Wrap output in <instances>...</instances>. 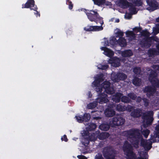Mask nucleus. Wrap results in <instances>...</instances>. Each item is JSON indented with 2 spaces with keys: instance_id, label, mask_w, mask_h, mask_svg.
Listing matches in <instances>:
<instances>
[{
  "instance_id": "1",
  "label": "nucleus",
  "mask_w": 159,
  "mask_h": 159,
  "mask_svg": "<svg viewBox=\"0 0 159 159\" xmlns=\"http://www.w3.org/2000/svg\"><path fill=\"white\" fill-rule=\"evenodd\" d=\"M158 117L159 118V114ZM122 135L127 137V140L124 143L123 148L125 154L127 156V159H147L148 155L146 152H138L139 157L136 156L132 151V146L135 148H138L141 141L142 146L145 150L148 151L152 148V143L159 142V120L156 127L154 135H151L150 139L143 140L137 129L124 131Z\"/></svg>"
},
{
  "instance_id": "2",
  "label": "nucleus",
  "mask_w": 159,
  "mask_h": 159,
  "mask_svg": "<svg viewBox=\"0 0 159 159\" xmlns=\"http://www.w3.org/2000/svg\"><path fill=\"white\" fill-rule=\"evenodd\" d=\"M104 80L102 74L97 75L95 77V80L92 84V86L95 88L96 91L98 93V97L96 99V102H93L87 105V108L89 109H93L96 107L97 103L103 104L108 101L107 94L104 93L105 91L107 93L112 94L114 93V90L113 87H110V84L107 81H105L100 85L101 83Z\"/></svg>"
},
{
  "instance_id": "3",
  "label": "nucleus",
  "mask_w": 159,
  "mask_h": 159,
  "mask_svg": "<svg viewBox=\"0 0 159 159\" xmlns=\"http://www.w3.org/2000/svg\"><path fill=\"white\" fill-rule=\"evenodd\" d=\"M86 131L84 130L81 132V134L83 138L82 139V144L85 146H87L89 143V140L91 141H95L98 136L100 139H104L109 136V134L107 132H102L99 135V131H96L95 133H93L91 135H89L88 131L92 130L95 129L96 127V125L94 123H90L86 125Z\"/></svg>"
},
{
  "instance_id": "4",
  "label": "nucleus",
  "mask_w": 159,
  "mask_h": 159,
  "mask_svg": "<svg viewBox=\"0 0 159 159\" xmlns=\"http://www.w3.org/2000/svg\"><path fill=\"white\" fill-rule=\"evenodd\" d=\"M83 11L86 13L88 18L90 21H94L97 23L96 20L98 21V20L101 25L103 24V22L102 20V18L99 16L97 12L93 10H90V11L87 10V11L90 12H87V11L85 9H83ZM103 29V27L102 26H98L88 25L84 28V30H85L88 31H99L102 30Z\"/></svg>"
},
{
  "instance_id": "5",
  "label": "nucleus",
  "mask_w": 159,
  "mask_h": 159,
  "mask_svg": "<svg viewBox=\"0 0 159 159\" xmlns=\"http://www.w3.org/2000/svg\"><path fill=\"white\" fill-rule=\"evenodd\" d=\"M119 6L122 8H126L129 7V13H126L125 15L126 19H129L131 18L132 14H135L137 13V10L135 7L132 4H129L126 0H118Z\"/></svg>"
},
{
  "instance_id": "6",
  "label": "nucleus",
  "mask_w": 159,
  "mask_h": 159,
  "mask_svg": "<svg viewBox=\"0 0 159 159\" xmlns=\"http://www.w3.org/2000/svg\"><path fill=\"white\" fill-rule=\"evenodd\" d=\"M153 68L154 72L152 70L151 74L149 75V80L153 86L159 87V80L156 78L157 72H159V66L155 65L153 66Z\"/></svg>"
},
{
  "instance_id": "7",
  "label": "nucleus",
  "mask_w": 159,
  "mask_h": 159,
  "mask_svg": "<svg viewBox=\"0 0 159 159\" xmlns=\"http://www.w3.org/2000/svg\"><path fill=\"white\" fill-rule=\"evenodd\" d=\"M141 34L142 37L144 38L143 40L141 42V45L145 48L149 47L153 41L152 38L148 37L150 35L149 33L147 30H144L142 32Z\"/></svg>"
},
{
  "instance_id": "8",
  "label": "nucleus",
  "mask_w": 159,
  "mask_h": 159,
  "mask_svg": "<svg viewBox=\"0 0 159 159\" xmlns=\"http://www.w3.org/2000/svg\"><path fill=\"white\" fill-rule=\"evenodd\" d=\"M153 115L152 111H148L143 114L142 117L143 120V126L144 127H147L151 124L153 120Z\"/></svg>"
},
{
  "instance_id": "9",
  "label": "nucleus",
  "mask_w": 159,
  "mask_h": 159,
  "mask_svg": "<svg viewBox=\"0 0 159 159\" xmlns=\"http://www.w3.org/2000/svg\"><path fill=\"white\" fill-rule=\"evenodd\" d=\"M125 120L120 116H116L112 119L110 122V125L111 127H114L115 125L118 126L124 124Z\"/></svg>"
},
{
  "instance_id": "10",
  "label": "nucleus",
  "mask_w": 159,
  "mask_h": 159,
  "mask_svg": "<svg viewBox=\"0 0 159 159\" xmlns=\"http://www.w3.org/2000/svg\"><path fill=\"white\" fill-rule=\"evenodd\" d=\"M126 77V75L122 73L116 74L112 72L111 75V79L114 82H118L120 80H125Z\"/></svg>"
},
{
  "instance_id": "11",
  "label": "nucleus",
  "mask_w": 159,
  "mask_h": 159,
  "mask_svg": "<svg viewBox=\"0 0 159 159\" xmlns=\"http://www.w3.org/2000/svg\"><path fill=\"white\" fill-rule=\"evenodd\" d=\"M115 33L117 34L116 37L118 36L120 38L118 41V44L121 47H125L126 45V42L125 39L122 37H121L123 35V33L118 29H116L115 30Z\"/></svg>"
},
{
  "instance_id": "12",
  "label": "nucleus",
  "mask_w": 159,
  "mask_h": 159,
  "mask_svg": "<svg viewBox=\"0 0 159 159\" xmlns=\"http://www.w3.org/2000/svg\"><path fill=\"white\" fill-rule=\"evenodd\" d=\"M34 0H28L25 4H23L22 5V8H30V10H35L37 9L36 6L34 7Z\"/></svg>"
},
{
  "instance_id": "13",
  "label": "nucleus",
  "mask_w": 159,
  "mask_h": 159,
  "mask_svg": "<svg viewBox=\"0 0 159 159\" xmlns=\"http://www.w3.org/2000/svg\"><path fill=\"white\" fill-rule=\"evenodd\" d=\"M148 4L150 7V9L148 8L147 9L151 11H154L157 9L158 6V3L155 0H147Z\"/></svg>"
},
{
  "instance_id": "14",
  "label": "nucleus",
  "mask_w": 159,
  "mask_h": 159,
  "mask_svg": "<svg viewBox=\"0 0 159 159\" xmlns=\"http://www.w3.org/2000/svg\"><path fill=\"white\" fill-rule=\"evenodd\" d=\"M120 59L119 58L114 57L109 59L108 63L111 64L112 66L117 67L120 66Z\"/></svg>"
},
{
  "instance_id": "15",
  "label": "nucleus",
  "mask_w": 159,
  "mask_h": 159,
  "mask_svg": "<svg viewBox=\"0 0 159 159\" xmlns=\"http://www.w3.org/2000/svg\"><path fill=\"white\" fill-rule=\"evenodd\" d=\"M100 49L102 51H103V53L108 57H111L114 55L113 51L105 47H101Z\"/></svg>"
},
{
  "instance_id": "16",
  "label": "nucleus",
  "mask_w": 159,
  "mask_h": 159,
  "mask_svg": "<svg viewBox=\"0 0 159 159\" xmlns=\"http://www.w3.org/2000/svg\"><path fill=\"white\" fill-rule=\"evenodd\" d=\"M143 91L144 93H146L147 96L149 97L156 93V90L154 88H152L150 86H148L145 88Z\"/></svg>"
},
{
  "instance_id": "17",
  "label": "nucleus",
  "mask_w": 159,
  "mask_h": 159,
  "mask_svg": "<svg viewBox=\"0 0 159 159\" xmlns=\"http://www.w3.org/2000/svg\"><path fill=\"white\" fill-rule=\"evenodd\" d=\"M115 107L114 105H110L109 108L106 109L104 113L105 115L107 117H111L113 116L115 114V112L111 108H114Z\"/></svg>"
},
{
  "instance_id": "18",
  "label": "nucleus",
  "mask_w": 159,
  "mask_h": 159,
  "mask_svg": "<svg viewBox=\"0 0 159 159\" xmlns=\"http://www.w3.org/2000/svg\"><path fill=\"white\" fill-rule=\"evenodd\" d=\"M116 110L119 111H124L126 110L130 111L133 110V108L131 106H128L127 107L123 106L120 104L117 105Z\"/></svg>"
},
{
  "instance_id": "19",
  "label": "nucleus",
  "mask_w": 159,
  "mask_h": 159,
  "mask_svg": "<svg viewBox=\"0 0 159 159\" xmlns=\"http://www.w3.org/2000/svg\"><path fill=\"white\" fill-rule=\"evenodd\" d=\"M157 49L155 50L154 49H150L148 51V54L149 56L152 57L155 55H159V44L156 45Z\"/></svg>"
},
{
  "instance_id": "20",
  "label": "nucleus",
  "mask_w": 159,
  "mask_h": 159,
  "mask_svg": "<svg viewBox=\"0 0 159 159\" xmlns=\"http://www.w3.org/2000/svg\"><path fill=\"white\" fill-rule=\"evenodd\" d=\"M142 110L139 109H136L134 110L131 113L132 116L134 117H139L142 114Z\"/></svg>"
},
{
  "instance_id": "21",
  "label": "nucleus",
  "mask_w": 159,
  "mask_h": 159,
  "mask_svg": "<svg viewBox=\"0 0 159 159\" xmlns=\"http://www.w3.org/2000/svg\"><path fill=\"white\" fill-rule=\"evenodd\" d=\"M122 95V94L121 93H117L115 95L112 96V99L116 102H118L120 101V98Z\"/></svg>"
},
{
  "instance_id": "22",
  "label": "nucleus",
  "mask_w": 159,
  "mask_h": 159,
  "mask_svg": "<svg viewBox=\"0 0 159 159\" xmlns=\"http://www.w3.org/2000/svg\"><path fill=\"white\" fill-rule=\"evenodd\" d=\"M126 37L129 38V41L134 39L136 37L132 31H128L126 32Z\"/></svg>"
},
{
  "instance_id": "23",
  "label": "nucleus",
  "mask_w": 159,
  "mask_h": 159,
  "mask_svg": "<svg viewBox=\"0 0 159 159\" xmlns=\"http://www.w3.org/2000/svg\"><path fill=\"white\" fill-rule=\"evenodd\" d=\"M121 54L123 57H129L133 55V53L130 50H126L122 52Z\"/></svg>"
},
{
  "instance_id": "24",
  "label": "nucleus",
  "mask_w": 159,
  "mask_h": 159,
  "mask_svg": "<svg viewBox=\"0 0 159 159\" xmlns=\"http://www.w3.org/2000/svg\"><path fill=\"white\" fill-rule=\"evenodd\" d=\"M118 41L115 37H111L110 38V44L111 45L110 46L113 47L115 45L117 44Z\"/></svg>"
},
{
  "instance_id": "25",
  "label": "nucleus",
  "mask_w": 159,
  "mask_h": 159,
  "mask_svg": "<svg viewBox=\"0 0 159 159\" xmlns=\"http://www.w3.org/2000/svg\"><path fill=\"white\" fill-rule=\"evenodd\" d=\"M109 126L106 124H103L99 126V128L102 130L107 131L108 130Z\"/></svg>"
},
{
  "instance_id": "26",
  "label": "nucleus",
  "mask_w": 159,
  "mask_h": 159,
  "mask_svg": "<svg viewBox=\"0 0 159 159\" xmlns=\"http://www.w3.org/2000/svg\"><path fill=\"white\" fill-rule=\"evenodd\" d=\"M95 4L98 6L104 5L105 4V0H93Z\"/></svg>"
},
{
  "instance_id": "27",
  "label": "nucleus",
  "mask_w": 159,
  "mask_h": 159,
  "mask_svg": "<svg viewBox=\"0 0 159 159\" xmlns=\"http://www.w3.org/2000/svg\"><path fill=\"white\" fill-rule=\"evenodd\" d=\"M141 80L137 78H135L133 81V84L136 86H138L140 84Z\"/></svg>"
},
{
  "instance_id": "28",
  "label": "nucleus",
  "mask_w": 159,
  "mask_h": 159,
  "mask_svg": "<svg viewBox=\"0 0 159 159\" xmlns=\"http://www.w3.org/2000/svg\"><path fill=\"white\" fill-rule=\"evenodd\" d=\"M77 121L79 123H82L84 121V119L82 116L77 115L75 116Z\"/></svg>"
},
{
  "instance_id": "29",
  "label": "nucleus",
  "mask_w": 159,
  "mask_h": 159,
  "mask_svg": "<svg viewBox=\"0 0 159 159\" xmlns=\"http://www.w3.org/2000/svg\"><path fill=\"white\" fill-rule=\"evenodd\" d=\"M150 133L149 131L147 129H145L142 131V133L145 138H147Z\"/></svg>"
},
{
  "instance_id": "30",
  "label": "nucleus",
  "mask_w": 159,
  "mask_h": 159,
  "mask_svg": "<svg viewBox=\"0 0 159 159\" xmlns=\"http://www.w3.org/2000/svg\"><path fill=\"white\" fill-rule=\"evenodd\" d=\"M108 67V65H102L101 64H99L97 66L98 69L102 70H105L107 69Z\"/></svg>"
},
{
  "instance_id": "31",
  "label": "nucleus",
  "mask_w": 159,
  "mask_h": 159,
  "mask_svg": "<svg viewBox=\"0 0 159 159\" xmlns=\"http://www.w3.org/2000/svg\"><path fill=\"white\" fill-rule=\"evenodd\" d=\"M84 121L85 120V121H87L89 120L90 118V116L89 114L85 113L83 117Z\"/></svg>"
},
{
  "instance_id": "32",
  "label": "nucleus",
  "mask_w": 159,
  "mask_h": 159,
  "mask_svg": "<svg viewBox=\"0 0 159 159\" xmlns=\"http://www.w3.org/2000/svg\"><path fill=\"white\" fill-rule=\"evenodd\" d=\"M102 44L105 46H110V43H109L108 41L106 38H104L103 41L101 42Z\"/></svg>"
},
{
  "instance_id": "33",
  "label": "nucleus",
  "mask_w": 159,
  "mask_h": 159,
  "mask_svg": "<svg viewBox=\"0 0 159 159\" xmlns=\"http://www.w3.org/2000/svg\"><path fill=\"white\" fill-rule=\"evenodd\" d=\"M121 101L124 102H129L130 101V99L128 98L126 96H123L121 98Z\"/></svg>"
},
{
  "instance_id": "34",
  "label": "nucleus",
  "mask_w": 159,
  "mask_h": 159,
  "mask_svg": "<svg viewBox=\"0 0 159 159\" xmlns=\"http://www.w3.org/2000/svg\"><path fill=\"white\" fill-rule=\"evenodd\" d=\"M66 4L69 5V8L70 9H71L72 8L73 6L72 3L71 2L70 0H67L66 1Z\"/></svg>"
},
{
  "instance_id": "35",
  "label": "nucleus",
  "mask_w": 159,
  "mask_h": 159,
  "mask_svg": "<svg viewBox=\"0 0 159 159\" xmlns=\"http://www.w3.org/2000/svg\"><path fill=\"white\" fill-rule=\"evenodd\" d=\"M134 72L136 74H139L140 72V68L139 67H136L134 69Z\"/></svg>"
},
{
  "instance_id": "36",
  "label": "nucleus",
  "mask_w": 159,
  "mask_h": 159,
  "mask_svg": "<svg viewBox=\"0 0 159 159\" xmlns=\"http://www.w3.org/2000/svg\"><path fill=\"white\" fill-rule=\"evenodd\" d=\"M95 159H104L101 154H98L95 156Z\"/></svg>"
},
{
  "instance_id": "37",
  "label": "nucleus",
  "mask_w": 159,
  "mask_h": 159,
  "mask_svg": "<svg viewBox=\"0 0 159 159\" xmlns=\"http://www.w3.org/2000/svg\"><path fill=\"white\" fill-rule=\"evenodd\" d=\"M128 96H129L133 100H135L136 98V96L133 93H131L128 94Z\"/></svg>"
},
{
  "instance_id": "38",
  "label": "nucleus",
  "mask_w": 159,
  "mask_h": 159,
  "mask_svg": "<svg viewBox=\"0 0 159 159\" xmlns=\"http://www.w3.org/2000/svg\"><path fill=\"white\" fill-rule=\"evenodd\" d=\"M143 100L144 102V105L145 106L147 107L148 105V100L146 98H143Z\"/></svg>"
},
{
  "instance_id": "39",
  "label": "nucleus",
  "mask_w": 159,
  "mask_h": 159,
  "mask_svg": "<svg viewBox=\"0 0 159 159\" xmlns=\"http://www.w3.org/2000/svg\"><path fill=\"white\" fill-rule=\"evenodd\" d=\"M61 140L62 141H64L65 142L67 141V139L66 135H64L63 137L61 138Z\"/></svg>"
},
{
  "instance_id": "40",
  "label": "nucleus",
  "mask_w": 159,
  "mask_h": 159,
  "mask_svg": "<svg viewBox=\"0 0 159 159\" xmlns=\"http://www.w3.org/2000/svg\"><path fill=\"white\" fill-rule=\"evenodd\" d=\"M77 157L79 159H87L86 157L83 155H78Z\"/></svg>"
},
{
  "instance_id": "41",
  "label": "nucleus",
  "mask_w": 159,
  "mask_h": 159,
  "mask_svg": "<svg viewBox=\"0 0 159 159\" xmlns=\"http://www.w3.org/2000/svg\"><path fill=\"white\" fill-rule=\"evenodd\" d=\"M37 10H34L35 12H34V14L36 15V17H38V16L39 17L40 16V14L39 12H38L37 11Z\"/></svg>"
},
{
  "instance_id": "42",
  "label": "nucleus",
  "mask_w": 159,
  "mask_h": 159,
  "mask_svg": "<svg viewBox=\"0 0 159 159\" xmlns=\"http://www.w3.org/2000/svg\"><path fill=\"white\" fill-rule=\"evenodd\" d=\"M141 101V98L140 97H138L136 99V101L138 102H140Z\"/></svg>"
},
{
  "instance_id": "43",
  "label": "nucleus",
  "mask_w": 159,
  "mask_h": 159,
  "mask_svg": "<svg viewBox=\"0 0 159 159\" xmlns=\"http://www.w3.org/2000/svg\"><path fill=\"white\" fill-rule=\"evenodd\" d=\"M119 19H115V22L116 23H118L119 22Z\"/></svg>"
},
{
  "instance_id": "44",
  "label": "nucleus",
  "mask_w": 159,
  "mask_h": 159,
  "mask_svg": "<svg viewBox=\"0 0 159 159\" xmlns=\"http://www.w3.org/2000/svg\"><path fill=\"white\" fill-rule=\"evenodd\" d=\"M100 118V117H94L93 118V119H98Z\"/></svg>"
},
{
  "instance_id": "45",
  "label": "nucleus",
  "mask_w": 159,
  "mask_h": 159,
  "mask_svg": "<svg viewBox=\"0 0 159 159\" xmlns=\"http://www.w3.org/2000/svg\"><path fill=\"white\" fill-rule=\"evenodd\" d=\"M89 98H90L92 96V95L90 94V92L89 93Z\"/></svg>"
},
{
  "instance_id": "46",
  "label": "nucleus",
  "mask_w": 159,
  "mask_h": 159,
  "mask_svg": "<svg viewBox=\"0 0 159 159\" xmlns=\"http://www.w3.org/2000/svg\"><path fill=\"white\" fill-rule=\"evenodd\" d=\"M156 20L157 22H159V17L156 19Z\"/></svg>"
},
{
  "instance_id": "47",
  "label": "nucleus",
  "mask_w": 159,
  "mask_h": 159,
  "mask_svg": "<svg viewBox=\"0 0 159 159\" xmlns=\"http://www.w3.org/2000/svg\"><path fill=\"white\" fill-rule=\"evenodd\" d=\"M77 139V138H74V139H73L75 140V139Z\"/></svg>"
},
{
  "instance_id": "48",
  "label": "nucleus",
  "mask_w": 159,
  "mask_h": 159,
  "mask_svg": "<svg viewBox=\"0 0 159 159\" xmlns=\"http://www.w3.org/2000/svg\"><path fill=\"white\" fill-rule=\"evenodd\" d=\"M102 110H101L100 111H101V112H102Z\"/></svg>"
},
{
  "instance_id": "49",
  "label": "nucleus",
  "mask_w": 159,
  "mask_h": 159,
  "mask_svg": "<svg viewBox=\"0 0 159 159\" xmlns=\"http://www.w3.org/2000/svg\"><path fill=\"white\" fill-rule=\"evenodd\" d=\"M154 105L157 106V105H155V104H154Z\"/></svg>"
},
{
  "instance_id": "50",
  "label": "nucleus",
  "mask_w": 159,
  "mask_h": 159,
  "mask_svg": "<svg viewBox=\"0 0 159 159\" xmlns=\"http://www.w3.org/2000/svg\"><path fill=\"white\" fill-rule=\"evenodd\" d=\"M93 111H92V113H93Z\"/></svg>"
}]
</instances>
